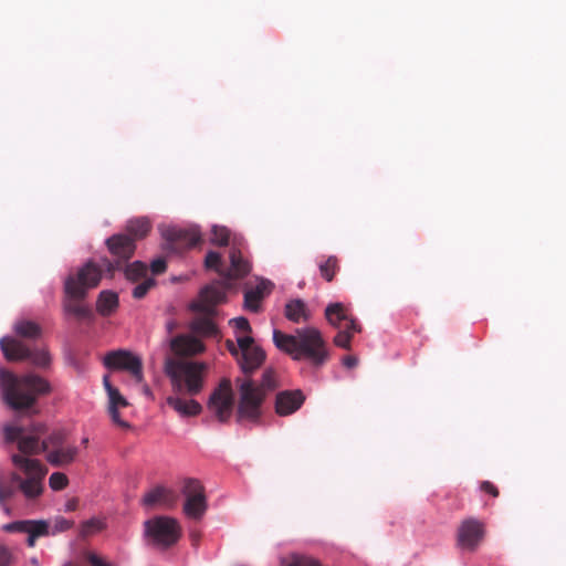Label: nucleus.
I'll return each mask as SVG.
<instances>
[{"mask_svg": "<svg viewBox=\"0 0 566 566\" xmlns=\"http://www.w3.org/2000/svg\"><path fill=\"white\" fill-rule=\"evenodd\" d=\"M230 324L238 332L247 334L237 335V344L231 339L226 340L227 349L235 357L243 374L242 377L235 379L239 392L237 416L239 420L258 422L262 415L261 408L266 396L280 387L279 375L273 368H266L262 374L260 382L252 379L251 375L265 360V352L249 335L252 329L245 317H235L230 321Z\"/></svg>", "mask_w": 566, "mask_h": 566, "instance_id": "1", "label": "nucleus"}, {"mask_svg": "<svg viewBox=\"0 0 566 566\" xmlns=\"http://www.w3.org/2000/svg\"><path fill=\"white\" fill-rule=\"evenodd\" d=\"M274 345L293 360H305L317 370L331 359V353L323 334L316 327L297 328L294 334L273 331Z\"/></svg>", "mask_w": 566, "mask_h": 566, "instance_id": "2", "label": "nucleus"}, {"mask_svg": "<svg viewBox=\"0 0 566 566\" xmlns=\"http://www.w3.org/2000/svg\"><path fill=\"white\" fill-rule=\"evenodd\" d=\"M0 391L3 401L13 410H29L38 399L51 394L50 382L34 374L18 376L7 369H0Z\"/></svg>", "mask_w": 566, "mask_h": 566, "instance_id": "3", "label": "nucleus"}, {"mask_svg": "<svg viewBox=\"0 0 566 566\" xmlns=\"http://www.w3.org/2000/svg\"><path fill=\"white\" fill-rule=\"evenodd\" d=\"M102 270L92 261L85 263L75 274L67 276L64 283V310L80 319L90 318L91 310L82 304L87 291L98 285Z\"/></svg>", "mask_w": 566, "mask_h": 566, "instance_id": "4", "label": "nucleus"}, {"mask_svg": "<svg viewBox=\"0 0 566 566\" xmlns=\"http://www.w3.org/2000/svg\"><path fill=\"white\" fill-rule=\"evenodd\" d=\"M206 364L182 359L167 358L165 373L171 381L176 394L198 395L203 388Z\"/></svg>", "mask_w": 566, "mask_h": 566, "instance_id": "5", "label": "nucleus"}, {"mask_svg": "<svg viewBox=\"0 0 566 566\" xmlns=\"http://www.w3.org/2000/svg\"><path fill=\"white\" fill-rule=\"evenodd\" d=\"M0 348L9 361L29 360L34 367L45 369L51 365V355L45 347H29L24 342L14 337H2Z\"/></svg>", "mask_w": 566, "mask_h": 566, "instance_id": "6", "label": "nucleus"}, {"mask_svg": "<svg viewBox=\"0 0 566 566\" xmlns=\"http://www.w3.org/2000/svg\"><path fill=\"white\" fill-rule=\"evenodd\" d=\"M78 449L74 444L67 443V433L65 430H53L46 437V461L56 468L70 465L75 461Z\"/></svg>", "mask_w": 566, "mask_h": 566, "instance_id": "7", "label": "nucleus"}, {"mask_svg": "<svg viewBox=\"0 0 566 566\" xmlns=\"http://www.w3.org/2000/svg\"><path fill=\"white\" fill-rule=\"evenodd\" d=\"M145 532L154 544L165 548L176 544L181 535L178 521L169 516H157L146 521Z\"/></svg>", "mask_w": 566, "mask_h": 566, "instance_id": "8", "label": "nucleus"}, {"mask_svg": "<svg viewBox=\"0 0 566 566\" xmlns=\"http://www.w3.org/2000/svg\"><path fill=\"white\" fill-rule=\"evenodd\" d=\"M181 493L185 496L182 511L191 520L200 521L207 512L208 503L205 488L193 478H186L182 482Z\"/></svg>", "mask_w": 566, "mask_h": 566, "instance_id": "9", "label": "nucleus"}, {"mask_svg": "<svg viewBox=\"0 0 566 566\" xmlns=\"http://www.w3.org/2000/svg\"><path fill=\"white\" fill-rule=\"evenodd\" d=\"M104 365L109 369L129 373L137 382L144 380L143 360L129 350L118 349L107 353L104 357Z\"/></svg>", "mask_w": 566, "mask_h": 566, "instance_id": "10", "label": "nucleus"}, {"mask_svg": "<svg viewBox=\"0 0 566 566\" xmlns=\"http://www.w3.org/2000/svg\"><path fill=\"white\" fill-rule=\"evenodd\" d=\"M233 408L232 384L229 378L221 379L219 386L213 390L208 402V409L220 422H226Z\"/></svg>", "mask_w": 566, "mask_h": 566, "instance_id": "11", "label": "nucleus"}, {"mask_svg": "<svg viewBox=\"0 0 566 566\" xmlns=\"http://www.w3.org/2000/svg\"><path fill=\"white\" fill-rule=\"evenodd\" d=\"M485 525L482 521L469 517L463 520L457 531V545L468 552H474L483 541Z\"/></svg>", "mask_w": 566, "mask_h": 566, "instance_id": "12", "label": "nucleus"}, {"mask_svg": "<svg viewBox=\"0 0 566 566\" xmlns=\"http://www.w3.org/2000/svg\"><path fill=\"white\" fill-rule=\"evenodd\" d=\"M226 286L217 282L200 291L199 298L190 304V310L206 315H213L218 304L226 301Z\"/></svg>", "mask_w": 566, "mask_h": 566, "instance_id": "13", "label": "nucleus"}, {"mask_svg": "<svg viewBox=\"0 0 566 566\" xmlns=\"http://www.w3.org/2000/svg\"><path fill=\"white\" fill-rule=\"evenodd\" d=\"M3 530L10 533H25L29 547H34L38 538L50 535V524L44 520L15 521L4 525Z\"/></svg>", "mask_w": 566, "mask_h": 566, "instance_id": "14", "label": "nucleus"}, {"mask_svg": "<svg viewBox=\"0 0 566 566\" xmlns=\"http://www.w3.org/2000/svg\"><path fill=\"white\" fill-rule=\"evenodd\" d=\"M241 241L237 238L232 239L230 248L229 260L230 266L224 269L223 277L226 281L238 280L247 276L251 271L250 262L243 256L241 250Z\"/></svg>", "mask_w": 566, "mask_h": 566, "instance_id": "15", "label": "nucleus"}, {"mask_svg": "<svg viewBox=\"0 0 566 566\" xmlns=\"http://www.w3.org/2000/svg\"><path fill=\"white\" fill-rule=\"evenodd\" d=\"M163 235L168 242V249L177 253H181L186 249L196 247L200 241V234L197 230L169 228L163 233Z\"/></svg>", "mask_w": 566, "mask_h": 566, "instance_id": "16", "label": "nucleus"}, {"mask_svg": "<svg viewBox=\"0 0 566 566\" xmlns=\"http://www.w3.org/2000/svg\"><path fill=\"white\" fill-rule=\"evenodd\" d=\"M109 252L117 259L115 265H109V270L119 269L122 262L128 261L136 249L134 239L127 234H114L106 240Z\"/></svg>", "mask_w": 566, "mask_h": 566, "instance_id": "17", "label": "nucleus"}, {"mask_svg": "<svg viewBox=\"0 0 566 566\" xmlns=\"http://www.w3.org/2000/svg\"><path fill=\"white\" fill-rule=\"evenodd\" d=\"M305 395L301 389L282 390L275 396L274 409L281 416H290L296 412L304 403Z\"/></svg>", "mask_w": 566, "mask_h": 566, "instance_id": "18", "label": "nucleus"}, {"mask_svg": "<svg viewBox=\"0 0 566 566\" xmlns=\"http://www.w3.org/2000/svg\"><path fill=\"white\" fill-rule=\"evenodd\" d=\"M103 381H104V386H105V389L107 391L108 399H109L108 412L111 415L113 422L118 424L122 428H128L129 424L126 421H123L120 419V416L118 412L119 408H124V407L128 406V401L126 400V398L124 396H122V394L119 392V390L117 388L112 386L107 376L104 377Z\"/></svg>", "mask_w": 566, "mask_h": 566, "instance_id": "19", "label": "nucleus"}, {"mask_svg": "<svg viewBox=\"0 0 566 566\" xmlns=\"http://www.w3.org/2000/svg\"><path fill=\"white\" fill-rule=\"evenodd\" d=\"M176 501L177 495L172 490L158 485L145 493L142 503L147 507H155L157 505L172 507Z\"/></svg>", "mask_w": 566, "mask_h": 566, "instance_id": "20", "label": "nucleus"}, {"mask_svg": "<svg viewBox=\"0 0 566 566\" xmlns=\"http://www.w3.org/2000/svg\"><path fill=\"white\" fill-rule=\"evenodd\" d=\"M170 349L177 356H192L203 352L205 345L191 335H178L170 339Z\"/></svg>", "mask_w": 566, "mask_h": 566, "instance_id": "21", "label": "nucleus"}, {"mask_svg": "<svg viewBox=\"0 0 566 566\" xmlns=\"http://www.w3.org/2000/svg\"><path fill=\"white\" fill-rule=\"evenodd\" d=\"M18 449L20 451L18 454L24 458L45 453L46 438L40 440L38 436L24 432L22 438L19 439Z\"/></svg>", "mask_w": 566, "mask_h": 566, "instance_id": "22", "label": "nucleus"}, {"mask_svg": "<svg viewBox=\"0 0 566 566\" xmlns=\"http://www.w3.org/2000/svg\"><path fill=\"white\" fill-rule=\"evenodd\" d=\"M270 282L262 280L254 289L245 290L244 307L250 312L258 313L265 292H270Z\"/></svg>", "mask_w": 566, "mask_h": 566, "instance_id": "23", "label": "nucleus"}, {"mask_svg": "<svg viewBox=\"0 0 566 566\" xmlns=\"http://www.w3.org/2000/svg\"><path fill=\"white\" fill-rule=\"evenodd\" d=\"M166 401L169 407L182 417L197 416L202 410L201 405L193 399L185 400L178 396H169Z\"/></svg>", "mask_w": 566, "mask_h": 566, "instance_id": "24", "label": "nucleus"}, {"mask_svg": "<svg viewBox=\"0 0 566 566\" xmlns=\"http://www.w3.org/2000/svg\"><path fill=\"white\" fill-rule=\"evenodd\" d=\"M15 335L20 338L35 340L42 336V327L30 319H19L13 325Z\"/></svg>", "mask_w": 566, "mask_h": 566, "instance_id": "25", "label": "nucleus"}, {"mask_svg": "<svg viewBox=\"0 0 566 566\" xmlns=\"http://www.w3.org/2000/svg\"><path fill=\"white\" fill-rule=\"evenodd\" d=\"M285 317L293 323L307 322L311 317L306 304L300 300H292L285 305Z\"/></svg>", "mask_w": 566, "mask_h": 566, "instance_id": "26", "label": "nucleus"}, {"mask_svg": "<svg viewBox=\"0 0 566 566\" xmlns=\"http://www.w3.org/2000/svg\"><path fill=\"white\" fill-rule=\"evenodd\" d=\"M118 307V295L112 291H102L96 301V311L102 316L112 315Z\"/></svg>", "mask_w": 566, "mask_h": 566, "instance_id": "27", "label": "nucleus"}, {"mask_svg": "<svg viewBox=\"0 0 566 566\" xmlns=\"http://www.w3.org/2000/svg\"><path fill=\"white\" fill-rule=\"evenodd\" d=\"M210 316L205 314V316L195 318L190 325L191 331L205 337H217L219 329Z\"/></svg>", "mask_w": 566, "mask_h": 566, "instance_id": "28", "label": "nucleus"}, {"mask_svg": "<svg viewBox=\"0 0 566 566\" xmlns=\"http://www.w3.org/2000/svg\"><path fill=\"white\" fill-rule=\"evenodd\" d=\"M325 317L332 326L340 328L342 323H345L350 316L342 303H332L325 308Z\"/></svg>", "mask_w": 566, "mask_h": 566, "instance_id": "29", "label": "nucleus"}, {"mask_svg": "<svg viewBox=\"0 0 566 566\" xmlns=\"http://www.w3.org/2000/svg\"><path fill=\"white\" fill-rule=\"evenodd\" d=\"M150 222L146 218H137L134 220H130L127 226L126 230L128 232L127 235H129L132 239H134V242L138 239L145 238L148 232L150 231Z\"/></svg>", "mask_w": 566, "mask_h": 566, "instance_id": "30", "label": "nucleus"}, {"mask_svg": "<svg viewBox=\"0 0 566 566\" xmlns=\"http://www.w3.org/2000/svg\"><path fill=\"white\" fill-rule=\"evenodd\" d=\"M282 566H322L321 563L307 555L291 554L283 558Z\"/></svg>", "mask_w": 566, "mask_h": 566, "instance_id": "31", "label": "nucleus"}, {"mask_svg": "<svg viewBox=\"0 0 566 566\" xmlns=\"http://www.w3.org/2000/svg\"><path fill=\"white\" fill-rule=\"evenodd\" d=\"M339 271V262L335 255H331L319 264V272L322 277H324L327 282H332Z\"/></svg>", "mask_w": 566, "mask_h": 566, "instance_id": "32", "label": "nucleus"}, {"mask_svg": "<svg viewBox=\"0 0 566 566\" xmlns=\"http://www.w3.org/2000/svg\"><path fill=\"white\" fill-rule=\"evenodd\" d=\"M210 241L212 244L224 247L228 244H232L231 232L228 228L222 226H213L211 229V238Z\"/></svg>", "mask_w": 566, "mask_h": 566, "instance_id": "33", "label": "nucleus"}, {"mask_svg": "<svg viewBox=\"0 0 566 566\" xmlns=\"http://www.w3.org/2000/svg\"><path fill=\"white\" fill-rule=\"evenodd\" d=\"M147 273L146 265L140 261H135L127 265L125 269V275L130 281H137L144 277Z\"/></svg>", "mask_w": 566, "mask_h": 566, "instance_id": "34", "label": "nucleus"}, {"mask_svg": "<svg viewBox=\"0 0 566 566\" xmlns=\"http://www.w3.org/2000/svg\"><path fill=\"white\" fill-rule=\"evenodd\" d=\"M205 265L209 270L217 271L221 276L224 275V269L222 268V260L220 253L216 251H209L205 259Z\"/></svg>", "mask_w": 566, "mask_h": 566, "instance_id": "35", "label": "nucleus"}, {"mask_svg": "<svg viewBox=\"0 0 566 566\" xmlns=\"http://www.w3.org/2000/svg\"><path fill=\"white\" fill-rule=\"evenodd\" d=\"M103 527L104 524L102 521L97 518H91L82 524L81 535L83 537L92 536L93 534H96L97 532L102 531Z\"/></svg>", "mask_w": 566, "mask_h": 566, "instance_id": "36", "label": "nucleus"}, {"mask_svg": "<svg viewBox=\"0 0 566 566\" xmlns=\"http://www.w3.org/2000/svg\"><path fill=\"white\" fill-rule=\"evenodd\" d=\"M69 484L67 476L62 472H54L49 479V485L54 491H61Z\"/></svg>", "mask_w": 566, "mask_h": 566, "instance_id": "37", "label": "nucleus"}, {"mask_svg": "<svg viewBox=\"0 0 566 566\" xmlns=\"http://www.w3.org/2000/svg\"><path fill=\"white\" fill-rule=\"evenodd\" d=\"M154 285L155 280L147 277L146 280H144L142 283L134 287L133 297L137 300L143 298Z\"/></svg>", "mask_w": 566, "mask_h": 566, "instance_id": "38", "label": "nucleus"}, {"mask_svg": "<svg viewBox=\"0 0 566 566\" xmlns=\"http://www.w3.org/2000/svg\"><path fill=\"white\" fill-rule=\"evenodd\" d=\"M25 429L22 427H13L7 426L4 428V439L7 442H17L19 444V439L22 438Z\"/></svg>", "mask_w": 566, "mask_h": 566, "instance_id": "39", "label": "nucleus"}, {"mask_svg": "<svg viewBox=\"0 0 566 566\" xmlns=\"http://www.w3.org/2000/svg\"><path fill=\"white\" fill-rule=\"evenodd\" d=\"M340 332H347V335L353 337L354 334L359 333L361 331L360 325L357 323V321L353 317H349L344 326L342 325L340 328H338Z\"/></svg>", "mask_w": 566, "mask_h": 566, "instance_id": "40", "label": "nucleus"}, {"mask_svg": "<svg viewBox=\"0 0 566 566\" xmlns=\"http://www.w3.org/2000/svg\"><path fill=\"white\" fill-rule=\"evenodd\" d=\"M352 337L347 335V332H340L334 337V344L344 349H350Z\"/></svg>", "mask_w": 566, "mask_h": 566, "instance_id": "41", "label": "nucleus"}, {"mask_svg": "<svg viewBox=\"0 0 566 566\" xmlns=\"http://www.w3.org/2000/svg\"><path fill=\"white\" fill-rule=\"evenodd\" d=\"M12 559L10 549L6 545L0 544V566H10Z\"/></svg>", "mask_w": 566, "mask_h": 566, "instance_id": "42", "label": "nucleus"}, {"mask_svg": "<svg viewBox=\"0 0 566 566\" xmlns=\"http://www.w3.org/2000/svg\"><path fill=\"white\" fill-rule=\"evenodd\" d=\"M480 490L490 494L492 497H497L500 495L499 489L490 481H482L480 484Z\"/></svg>", "mask_w": 566, "mask_h": 566, "instance_id": "43", "label": "nucleus"}, {"mask_svg": "<svg viewBox=\"0 0 566 566\" xmlns=\"http://www.w3.org/2000/svg\"><path fill=\"white\" fill-rule=\"evenodd\" d=\"M167 264L166 261L161 258L154 260L150 263V270L154 274H161L166 271Z\"/></svg>", "mask_w": 566, "mask_h": 566, "instance_id": "44", "label": "nucleus"}, {"mask_svg": "<svg viewBox=\"0 0 566 566\" xmlns=\"http://www.w3.org/2000/svg\"><path fill=\"white\" fill-rule=\"evenodd\" d=\"M73 523L65 520L64 517H59L55 520V524H54V532L53 534L57 533V532H64V531H67L72 527Z\"/></svg>", "mask_w": 566, "mask_h": 566, "instance_id": "45", "label": "nucleus"}, {"mask_svg": "<svg viewBox=\"0 0 566 566\" xmlns=\"http://www.w3.org/2000/svg\"><path fill=\"white\" fill-rule=\"evenodd\" d=\"M86 559L91 564V566H113L112 564L107 563L105 559H103L102 557L94 553H88L86 555Z\"/></svg>", "mask_w": 566, "mask_h": 566, "instance_id": "46", "label": "nucleus"}, {"mask_svg": "<svg viewBox=\"0 0 566 566\" xmlns=\"http://www.w3.org/2000/svg\"><path fill=\"white\" fill-rule=\"evenodd\" d=\"M25 432L28 434H35L41 440V437L46 432V427L43 423H34L29 428L28 431L25 430Z\"/></svg>", "mask_w": 566, "mask_h": 566, "instance_id": "47", "label": "nucleus"}, {"mask_svg": "<svg viewBox=\"0 0 566 566\" xmlns=\"http://www.w3.org/2000/svg\"><path fill=\"white\" fill-rule=\"evenodd\" d=\"M343 364L347 368H354L358 364V359L355 356H345L343 358Z\"/></svg>", "mask_w": 566, "mask_h": 566, "instance_id": "48", "label": "nucleus"}, {"mask_svg": "<svg viewBox=\"0 0 566 566\" xmlns=\"http://www.w3.org/2000/svg\"><path fill=\"white\" fill-rule=\"evenodd\" d=\"M77 503L78 502L76 499H72V500L67 501L65 504L66 511H69V512L75 511L77 509Z\"/></svg>", "mask_w": 566, "mask_h": 566, "instance_id": "49", "label": "nucleus"}, {"mask_svg": "<svg viewBox=\"0 0 566 566\" xmlns=\"http://www.w3.org/2000/svg\"><path fill=\"white\" fill-rule=\"evenodd\" d=\"M176 328V323L175 322H168L167 323V329L169 333H171L174 329Z\"/></svg>", "mask_w": 566, "mask_h": 566, "instance_id": "50", "label": "nucleus"}, {"mask_svg": "<svg viewBox=\"0 0 566 566\" xmlns=\"http://www.w3.org/2000/svg\"><path fill=\"white\" fill-rule=\"evenodd\" d=\"M82 443H83L84 446H86V444L88 443V438H84V439L82 440Z\"/></svg>", "mask_w": 566, "mask_h": 566, "instance_id": "51", "label": "nucleus"}, {"mask_svg": "<svg viewBox=\"0 0 566 566\" xmlns=\"http://www.w3.org/2000/svg\"><path fill=\"white\" fill-rule=\"evenodd\" d=\"M144 390H145V394L149 395V388L147 386L145 387Z\"/></svg>", "mask_w": 566, "mask_h": 566, "instance_id": "52", "label": "nucleus"}]
</instances>
